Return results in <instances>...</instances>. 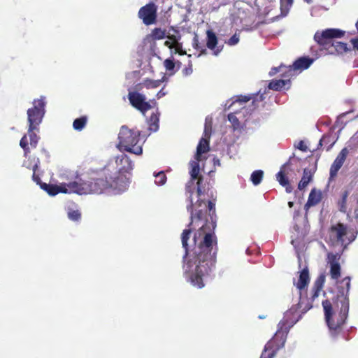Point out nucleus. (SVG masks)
<instances>
[{
    "label": "nucleus",
    "instance_id": "nucleus-1",
    "mask_svg": "<svg viewBox=\"0 0 358 358\" xmlns=\"http://www.w3.org/2000/svg\"><path fill=\"white\" fill-rule=\"evenodd\" d=\"M216 222L206 221L194 236V248L183 256V271L187 280L199 289L214 277L218 251L215 234Z\"/></svg>",
    "mask_w": 358,
    "mask_h": 358
},
{
    "label": "nucleus",
    "instance_id": "nucleus-2",
    "mask_svg": "<svg viewBox=\"0 0 358 358\" xmlns=\"http://www.w3.org/2000/svg\"><path fill=\"white\" fill-rule=\"evenodd\" d=\"M326 276L320 274L315 281L310 292L309 298H303V292L306 291L310 282L309 271L305 267L300 272L296 282H294L299 293V301L297 304L292 306L284 315L278 324V329L273 337L267 342L260 358H273L277 352L284 347L289 329L296 324L302 315L313 307V303L318 297L325 282Z\"/></svg>",
    "mask_w": 358,
    "mask_h": 358
},
{
    "label": "nucleus",
    "instance_id": "nucleus-3",
    "mask_svg": "<svg viewBox=\"0 0 358 358\" xmlns=\"http://www.w3.org/2000/svg\"><path fill=\"white\" fill-rule=\"evenodd\" d=\"M350 281L351 278L348 276L340 281V284L343 286H338L334 304L329 300H324L322 303L325 321L332 336H336L342 331L348 316Z\"/></svg>",
    "mask_w": 358,
    "mask_h": 358
},
{
    "label": "nucleus",
    "instance_id": "nucleus-4",
    "mask_svg": "<svg viewBox=\"0 0 358 358\" xmlns=\"http://www.w3.org/2000/svg\"><path fill=\"white\" fill-rule=\"evenodd\" d=\"M119 178H113L110 176L107 177H100L97 178H90L88 180H83L80 178L72 181L70 187L71 191L73 193L82 195L87 194H101L104 190L113 188L115 189L122 190L125 189V181L122 179L119 182Z\"/></svg>",
    "mask_w": 358,
    "mask_h": 358
},
{
    "label": "nucleus",
    "instance_id": "nucleus-5",
    "mask_svg": "<svg viewBox=\"0 0 358 358\" xmlns=\"http://www.w3.org/2000/svg\"><path fill=\"white\" fill-rule=\"evenodd\" d=\"M141 132L138 130L129 129L123 125L118 134L117 149L122 152H128L136 155L143 153L142 146L139 144Z\"/></svg>",
    "mask_w": 358,
    "mask_h": 358
},
{
    "label": "nucleus",
    "instance_id": "nucleus-6",
    "mask_svg": "<svg viewBox=\"0 0 358 358\" xmlns=\"http://www.w3.org/2000/svg\"><path fill=\"white\" fill-rule=\"evenodd\" d=\"M357 234V232L350 229L347 224L337 222L329 229V243L331 246L340 245L342 248L341 252H343L355 240Z\"/></svg>",
    "mask_w": 358,
    "mask_h": 358
},
{
    "label": "nucleus",
    "instance_id": "nucleus-7",
    "mask_svg": "<svg viewBox=\"0 0 358 358\" xmlns=\"http://www.w3.org/2000/svg\"><path fill=\"white\" fill-rule=\"evenodd\" d=\"M345 31L338 29H327L322 31H317L314 35V40L320 51L325 54L332 52L334 39L344 36Z\"/></svg>",
    "mask_w": 358,
    "mask_h": 358
},
{
    "label": "nucleus",
    "instance_id": "nucleus-8",
    "mask_svg": "<svg viewBox=\"0 0 358 358\" xmlns=\"http://www.w3.org/2000/svg\"><path fill=\"white\" fill-rule=\"evenodd\" d=\"M194 182L195 181L189 180L185 185V192L187 194H189L187 200L189 202V204L187 206V210L190 213L191 220L188 227L192 225L196 219L201 220L206 211V202L201 199V196L199 197L195 205L193 203L192 194L195 189Z\"/></svg>",
    "mask_w": 358,
    "mask_h": 358
},
{
    "label": "nucleus",
    "instance_id": "nucleus-9",
    "mask_svg": "<svg viewBox=\"0 0 358 358\" xmlns=\"http://www.w3.org/2000/svg\"><path fill=\"white\" fill-rule=\"evenodd\" d=\"M34 106L27 110V117L29 127H38L41 123L45 114V98L41 97L38 99H34Z\"/></svg>",
    "mask_w": 358,
    "mask_h": 358
},
{
    "label": "nucleus",
    "instance_id": "nucleus-10",
    "mask_svg": "<svg viewBox=\"0 0 358 358\" xmlns=\"http://www.w3.org/2000/svg\"><path fill=\"white\" fill-rule=\"evenodd\" d=\"M199 161L195 159L190 162L191 170L189 171L190 180H196V194L200 197L207 193L209 189V185L203 182V177L199 175Z\"/></svg>",
    "mask_w": 358,
    "mask_h": 358
},
{
    "label": "nucleus",
    "instance_id": "nucleus-11",
    "mask_svg": "<svg viewBox=\"0 0 358 358\" xmlns=\"http://www.w3.org/2000/svg\"><path fill=\"white\" fill-rule=\"evenodd\" d=\"M128 99L131 105L143 114L157 104L155 100L146 101L145 96L137 92H129Z\"/></svg>",
    "mask_w": 358,
    "mask_h": 358
},
{
    "label": "nucleus",
    "instance_id": "nucleus-12",
    "mask_svg": "<svg viewBox=\"0 0 358 358\" xmlns=\"http://www.w3.org/2000/svg\"><path fill=\"white\" fill-rule=\"evenodd\" d=\"M157 12V6L155 3L150 2L139 9L138 16L145 25H150L156 22Z\"/></svg>",
    "mask_w": 358,
    "mask_h": 358
},
{
    "label": "nucleus",
    "instance_id": "nucleus-13",
    "mask_svg": "<svg viewBox=\"0 0 358 358\" xmlns=\"http://www.w3.org/2000/svg\"><path fill=\"white\" fill-rule=\"evenodd\" d=\"M115 164L117 166H118V172L117 176H113V178H119V182H120L122 178L125 181V187L127 185L128 179L125 176L123 175L124 173H127L133 169L134 164L129 157L124 154L119 155L116 157Z\"/></svg>",
    "mask_w": 358,
    "mask_h": 358
},
{
    "label": "nucleus",
    "instance_id": "nucleus-14",
    "mask_svg": "<svg viewBox=\"0 0 358 358\" xmlns=\"http://www.w3.org/2000/svg\"><path fill=\"white\" fill-rule=\"evenodd\" d=\"M342 252L336 254L329 252L327 254V264L329 266V275L331 278L337 280L341 275V266L340 265V259Z\"/></svg>",
    "mask_w": 358,
    "mask_h": 358
},
{
    "label": "nucleus",
    "instance_id": "nucleus-15",
    "mask_svg": "<svg viewBox=\"0 0 358 358\" xmlns=\"http://www.w3.org/2000/svg\"><path fill=\"white\" fill-rule=\"evenodd\" d=\"M349 153V151L347 148H343L341 152L338 153L335 160L332 163L329 170V180H334L337 174L340 169L343 166L345 161L346 160L347 156Z\"/></svg>",
    "mask_w": 358,
    "mask_h": 358
},
{
    "label": "nucleus",
    "instance_id": "nucleus-16",
    "mask_svg": "<svg viewBox=\"0 0 358 358\" xmlns=\"http://www.w3.org/2000/svg\"><path fill=\"white\" fill-rule=\"evenodd\" d=\"M71 182L68 183H62L60 185L45 183L41 185V188L45 190L50 196H55L60 192L71 194L73 193V191H71L72 189L70 187Z\"/></svg>",
    "mask_w": 358,
    "mask_h": 358
},
{
    "label": "nucleus",
    "instance_id": "nucleus-17",
    "mask_svg": "<svg viewBox=\"0 0 358 358\" xmlns=\"http://www.w3.org/2000/svg\"><path fill=\"white\" fill-rule=\"evenodd\" d=\"M314 59L308 57H302L297 59L292 65H289L287 67V71L283 73H289L287 76H291L293 74V71L296 70H304L307 69L313 62Z\"/></svg>",
    "mask_w": 358,
    "mask_h": 358
},
{
    "label": "nucleus",
    "instance_id": "nucleus-18",
    "mask_svg": "<svg viewBox=\"0 0 358 358\" xmlns=\"http://www.w3.org/2000/svg\"><path fill=\"white\" fill-rule=\"evenodd\" d=\"M205 138H201L199 142V144L196 148V152L194 156L195 159L197 161L201 160V156L202 154L206 153L209 151V138L210 134H208V127L205 126L204 130Z\"/></svg>",
    "mask_w": 358,
    "mask_h": 358
},
{
    "label": "nucleus",
    "instance_id": "nucleus-19",
    "mask_svg": "<svg viewBox=\"0 0 358 358\" xmlns=\"http://www.w3.org/2000/svg\"><path fill=\"white\" fill-rule=\"evenodd\" d=\"M207 41L206 46L208 49L213 50L214 55H217L222 50L223 45L217 47L218 39L216 34L212 30L206 31Z\"/></svg>",
    "mask_w": 358,
    "mask_h": 358
},
{
    "label": "nucleus",
    "instance_id": "nucleus-20",
    "mask_svg": "<svg viewBox=\"0 0 358 358\" xmlns=\"http://www.w3.org/2000/svg\"><path fill=\"white\" fill-rule=\"evenodd\" d=\"M288 163L283 164L280 171L276 174V179L280 185L285 188V190L288 193H291L292 191V187L289 183V178L285 175V169Z\"/></svg>",
    "mask_w": 358,
    "mask_h": 358
},
{
    "label": "nucleus",
    "instance_id": "nucleus-21",
    "mask_svg": "<svg viewBox=\"0 0 358 358\" xmlns=\"http://www.w3.org/2000/svg\"><path fill=\"white\" fill-rule=\"evenodd\" d=\"M322 199V194L320 190H316V189H313L308 196V201L305 204V208L306 209L309 208L311 206H314L317 205Z\"/></svg>",
    "mask_w": 358,
    "mask_h": 358
},
{
    "label": "nucleus",
    "instance_id": "nucleus-22",
    "mask_svg": "<svg viewBox=\"0 0 358 358\" xmlns=\"http://www.w3.org/2000/svg\"><path fill=\"white\" fill-rule=\"evenodd\" d=\"M40 164V161L38 158L34 159L33 162H31L29 164H27V162L24 163V166L27 168L31 169L33 171L32 174V180L34 181L37 185H38L41 187V185L45 184V182H43L40 178V176L36 173V171L38 169Z\"/></svg>",
    "mask_w": 358,
    "mask_h": 358
},
{
    "label": "nucleus",
    "instance_id": "nucleus-23",
    "mask_svg": "<svg viewBox=\"0 0 358 358\" xmlns=\"http://www.w3.org/2000/svg\"><path fill=\"white\" fill-rule=\"evenodd\" d=\"M206 213L204 214L203 217L201 220H195L194 222H196L199 221L204 220L205 222L206 220L209 222H215V220H213V216L215 215V203L211 201H208V204L206 203Z\"/></svg>",
    "mask_w": 358,
    "mask_h": 358
},
{
    "label": "nucleus",
    "instance_id": "nucleus-24",
    "mask_svg": "<svg viewBox=\"0 0 358 358\" xmlns=\"http://www.w3.org/2000/svg\"><path fill=\"white\" fill-rule=\"evenodd\" d=\"M313 176L311 172L308 169H304L303 172V176L298 184V189L303 190L306 187L309 182L312 180Z\"/></svg>",
    "mask_w": 358,
    "mask_h": 358
},
{
    "label": "nucleus",
    "instance_id": "nucleus-25",
    "mask_svg": "<svg viewBox=\"0 0 358 358\" xmlns=\"http://www.w3.org/2000/svg\"><path fill=\"white\" fill-rule=\"evenodd\" d=\"M38 127H29L27 134L29 137V144L32 148H36L40 137L36 134V131H38Z\"/></svg>",
    "mask_w": 358,
    "mask_h": 358
},
{
    "label": "nucleus",
    "instance_id": "nucleus-26",
    "mask_svg": "<svg viewBox=\"0 0 358 358\" xmlns=\"http://www.w3.org/2000/svg\"><path fill=\"white\" fill-rule=\"evenodd\" d=\"M290 81L287 80H273L268 84V88L275 91H280L285 88L287 84H289Z\"/></svg>",
    "mask_w": 358,
    "mask_h": 358
},
{
    "label": "nucleus",
    "instance_id": "nucleus-27",
    "mask_svg": "<svg viewBox=\"0 0 358 358\" xmlns=\"http://www.w3.org/2000/svg\"><path fill=\"white\" fill-rule=\"evenodd\" d=\"M332 48V52H330V55L343 54L350 50V48H348L347 43L336 41H334V46Z\"/></svg>",
    "mask_w": 358,
    "mask_h": 358
},
{
    "label": "nucleus",
    "instance_id": "nucleus-28",
    "mask_svg": "<svg viewBox=\"0 0 358 358\" xmlns=\"http://www.w3.org/2000/svg\"><path fill=\"white\" fill-rule=\"evenodd\" d=\"M166 31L165 29H162L161 28H154L150 34H149L147 37L148 38H151L152 41L161 40L166 37Z\"/></svg>",
    "mask_w": 358,
    "mask_h": 358
},
{
    "label": "nucleus",
    "instance_id": "nucleus-29",
    "mask_svg": "<svg viewBox=\"0 0 358 358\" xmlns=\"http://www.w3.org/2000/svg\"><path fill=\"white\" fill-rule=\"evenodd\" d=\"M349 196V191L345 190L341 194V199L338 202V209L341 213L347 212V200Z\"/></svg>",
    "mask_w": 358,
    "mask_h": 358
},
{
    "label": "nucleus",
    "instance_id": "nucleus-30",
    "mask_svg": "<svg viewBox=\"0 0 358 358\" xmlns=\"http://www.w3.org/2000/svg\"><path fill=\"white\" fill-rule=\"evenodd\" d=\"M87 117L86 115L81 116L74 120L73 122V127L76 131L83 130L87 124Z\"/></svg>",
    "mask_w": 358,
    "mask_h": 358
},
{
    "label": "nucleus",
    "instance_id": "nucleus-31",
    "mask_svg": "<svg viewBox=\"0 0 358 358\" xmlns=\"http://www.w3.org/2000/svg\"><path fill=\"white\" fill-rule=\"evenodd\" d=\"M192 234V229H186L183 230L182 234H181V241L182 247L185 250V253L188 252V240L190 238Z\"/></svg>",
    "mask_w": 358,
    "mask_h": 358
},
{
    "label": "nucleus",
    "instance_id": "nucleus-32",
    "mask_svg": "<svg viewBox=\"0 0 358 358\" xmlns=\"http://www.w3.org/2000/svg\"><path fill=\"white\" fill-rule=\"evenodd\" d=\"M162 80H152L145 79L142 83V85L147 89H155L157 88L161 85Z\"/></svg>",
    "mask_w": 358,
    "mask_h": 358
},
{
    "label": "nucleus",
    "instance_id": "nucleus-33",
    "mask_svg": "<svg viewBox=\"0 0 358 358\" xmlns=\"http://www.w3.org/2000/svg\"><path fill=\"white\" fill-rule=\"evenodd\" d=\"M263 176H264L263 171L257 170V171H255L254 172H252V173L251 174L250 179L255 185H257L262 182Z\"/></svg>",
    "mask_w": 358,
    "mask_h": 358
},
{
    "label": "nucleus",
    "instance_id": "nucleus-34",
    "mask_svg": "<svg viewBox=\"0 0 358 358\" xmlns=\"http://www.w3.org/2000/svg\"><path fill=\"white\" fill-rule=\"evenodd\" d=\"M280 10L282 15H286L293 4V0H280Z\"/></svg>",
    "mask_w": 358,
    "mask_h": 358
},
{
    "label": "nucleus",
    "instance_id": "nucleus-35",
    "mask_svg": "<svg viewBox=\"0 0 358 358\" xmlns=\"http://www.w3.org/2000/svg\"><path fill=\"white\" fill-rule=\"evenodd\" d=\"M159 128V115L153 113L150 117V129L156 131Z\"/></svg>",
    "mask_w": 358,
    "mask_h": 358
},
{
    "label": "nucleus",
    "instance_id": "nucleus-36",
    "mask_svg": "<svg viewBox=\"0 0 358 358\" xmlns=\"http://www.w3.org/2000/svg\"><path fill=\"white\" fill-rule=\"evenodd\" d=\"M20 145L24 150V156L27 157L30 153V148L28 145L27 136L24 135L20 141Z\"/></svg>",
    "mask_w": 358,
    "mask_h": 358
},
{
    "label": "nucleus",
    "instance_id": "nucleus-37",
    "mask_svg": "<svg viewBox=\"0 0 358 358\" xmlns=\"http://www.w3.org/2000/svg\"><path fill=\"white\" fill-rule=\"evenodd\" d=\"M228 120L231 123L234 130H237L241 128V123L236 117L235 113H231L228 115Z\"/></svg>",
    "mask_w": 358,
    "mask_h": 358
},
{
    "label": "nucleus",
    "instance_id": "nucleus-38",
    "mask_svg": "<svg viewBox=\"0 0 358 358\" xmlns=\"http://www.w3.org/2000/svg\"><path fill=\"white\" fill-rule=\"evenodd\" d=\"M155 182L157 185H163L166 182V176L163 171H160L155 175Z\"/></svg>",
    "mask_w": 358,
    "mask_h": 358
},
{
    "label": "nucleus",
    "instance_id": "nucleus-39",
    "mask_svg": "<svg viewBox=\"0 0 358 358\" xmlns=\"http://www.w3.org/2000/svg\"><path fill=\"white\" fill-rule=\"evenodd\" d=\"M68 217L73 221H78L81 218V213L78 210L70 209L68 213Z\"/></svg>",
    "mask_w": 358,
    "mask_h": 358
},
{
    "label": "nucleus",
    "instance_id": "nucleus-40",
    "mask_svg": "<svg viewBox=\"0 0 358 358\" xmlns=\"http://www.w3.org/2000/svg\"><path fill=\"white\" fill-rule=\"evenodd\" d=\"M287 66H285V65H282V64L280 65V66H278V67H273V68H272V69H271V71H270L269 74H270L271 76H273V75H275V74H276L277 73L280 72V71H282V73H284L285 71H287ZM288 75H289V73H287V74H284V73H282V76H284V77H288V76H287Z\"/></svg>",
    "mask_w": 358,
    "mask_h": 358
},
{
    "label": "nucleus",
    "instance_id": "nucleus-41",
    "mask_svg": "<svg viewBox=\"0 0 358 358\" xmlns=\"http://www.w3.org/2000/svg\"><path fill=\"white\" fill-rule=\"evenodd\" d=\"M251 99V96H245V95H240L235 97V100L233 101V102L231 103L229 106H231L232 105L235 104L236 103H239L241 104L247 103Z\"/></svg>",
    "mask_w": 358,
    "mask_h": 358
},
{
    "label": "nucleus",
    "instance_id": "nucleus-42",
    "mask_svg": "<svg viewBox=\"0 0 358 358\" xmlns=\"http://www.w3.org/2000/svg\"><path fill=\"white\" fill-rule=\"evenodd\" d=\"M164 66L166 71H173L175 68V62L173 58H168L166 59L164 62Z\"/></svg>",
    "mask_w": 358,
    "mask_h": 358
},
{
    "label": "nucleus",
    "instance_id": "nucleus-43",
    "mask_svg": "<svg viewBox=\"0 0 358 358\" xmlns=\"http://www.w3.org/2000/svg\"><path fill=\"white\" fill-rule=\"evenodd\" d=\"M193 46H194V49L200 51L199 55L206 54V49L202 48L199 45V41L196 37L194 38Z\"/></svg>",
    "mask_w": 358,
    "mask_h": 358
},
{
    "label": "nucleus",
    "instance_id": "nucleus-44",
    "mask_svg": "<svg viewBox=\"0 0 358 358\" xmlns=\"http://www.w3.org/2000/svg\"><path fill=\"white\" fill-rule=\"evenodd\" d=\"M175 53H178L180 55H186V51L182 50V44L181 43H177L174 48Z\"/></svg>",
    "mask_w": 358,
    "mask_h": 358
},
{
    "label": "nucleus",
    "instance_id": "nucleus-45",
    "mask_svg": "<svg viewBox=\"0 0 358 358\" xmlns=\"http://www.w3.org/2000/svg\"><path fill=\"white\" fill-rule=\"evenodd\" d=\"M239 42V36L234 34L227 41L229 45H235Z\"/></svg>",
    "mask_w": 358,
    "mask_h": 358
},
{
    "label": "nucleus",
    "instance_id": "nucleus-46",
    "mask_svg": "<svg viewBox=\"0 0 358 358\" xmlns=\"http://www.w3.org/2000/svg\"><path fill=\"white\" fill-rule=\"evenodd\" d=\"M193 69L191 62H189L187 66L182 69V74L185 76H189L192 73Z\"/></svg>",
    "mask_w": 358,
    "mask_h": 358
},
{
    "label": "nucleus",
    "instance_id": "nucleus-47",
    "mask_svg": "<svg viewBox=\"0 0 358 358\" xmlns=\"http://www.w3.org/2000/svg\"><path fill=\"white\" fill-rule=\"evenodd\" d=\"M166 37L171 41L173 43H174L175 45L177 43H179L178 42V38L173 35V34H169V35H166Z\"/></svg>",
    "mask_w": 358,
    "mask_h": 358
},
{
    "label": "nucleus",
    "instance_id": "nucleus-48",
    "mask_svg": "<svg viewBox=\"0 0 358 358\" xmlns=\"http://www.w3.org/2000/svg\"><path fill=\"white\" fill-rule=\"evenodd\" d=\"M297 148H298V149H299L300 150L303 151V152H306L307 150V146L306 145L304 142L302 141L299 143Z\"/></svg>",
    "mask_w": 358,
    "mask_h": 358
},
{
    "label": "nucleus",
    "instance_id": "nucleus-49",
    "mask_svg": "<svg viewBox=\"0 0 358 358\" xmlns=\"http://www.w3.org/2000/svg\"><path fill=\"white\" fill-rule=\"evenodd\" d=\"M351 43L353 45L354 49L358 50V37L356 38H352Z\"/></svg>",
    "mask_w": 358,
    "mask_h": 358
},
{
    "label": "nucleus",
    "instance_id": "nucleus-50",
    "mask_svg": "<svg viewBox=\"0 0 358 358\" xmlns=\"http://www.w3.org/2000/svg\"><path fill=\"white\" fill-rule=\"evenodd\" d=\"M164 45L172 50L174 48L175 44L171 42L169 40L164 42Z\"/></svg>",
    "mask_w": 358,
    "mask_h": 358
},
{
    "label": "nucleus",
    "instance_id": "nucleus-51",
    "mask_svg": "<svg viewBox=\"0 0 358 358\" xmlns=\"http://www.w3.org/2000/svg\"><path fill=\"white\" fill-rule=\"evenodd\" d=\"M165 95V93L163 92L162 90H159L157 94V99L162 98L163 96Z\"/></svg>",
    "mask_w": 358,
    "mask_h": 358
},
{
    "label": "nucleus",
    "instance_id": "nucleus-52",
    "mask_svg": "<svg viewBox=\"0 0 358 358\" xmlns=\"http://www.w3.org/2000/svg\"><path fill=\"white\" fill-rule=\"evenodd\" d=\"M325 138L323 137L322 138L320 141H319V143H318V146H317V148L319 149L320 148H321L322 146V142L324 141Z\"/></svg>",
    "mask_w": 358,
    "mask_h": 358
},
{
    "label": "nucleus",
    "instance_id": "nucleus-53",
    "mask_svg": "<svg viewBox=\"0 0 358 358\" xmlns=\"http://www.w3.org/2000/svg\"><path fill=\"white\" fill-rule=\"evenodd\" d=\"M288 206H289V207L292 208L293 206V202H292V201L288 202Z\"/></svg>",
    "mask_w": 358,
    "mask_h": 358
},
{
    "label": "nucleus",
    "instance_id": "nucleus-54",
    "mask_svg": "<svg viewBox=\"0 0 358 358\" xmlns=\"http://www.w3.org/2000/svg\"><path fill=\"white\" fill-rule=\"evenodd\" d=\"M306 2L308 3H310L311 2V0H305Z\"/></svg>",
    "mask_w": 358,
    "mask_h": 358
},
{
    "label": "nucleus",
    "instance_id": "nucleus-55",
    "mask_svg": "<svg viewBox=\"0 0 358 358\" xmlns=\"http://www.w3.org/2000/svg\"><path fill=\"white\" fill-rule=\"evenodd\" d=\"M357 203H358V199H357Z\"/></svg>",
    "mask_w": 358,
    "mask_h": 358
}]
</instances>
